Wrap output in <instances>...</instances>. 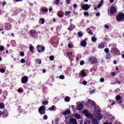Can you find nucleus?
Here are the masks:
<instances>
[{
	"label": "nucleus",
	"mask_w": 124,
	"mask_h": 124,
	"mask_svg": "<svg viewBox=\"0 0 124 124\" xmlns=\"http://www.w3.org/2000/svg\"><path fill=\"white\" fill-rule=\"evenodd\" d=\"M88 102L89 104H91V105L94 108V109H97V112H101V110H100V108H99V106L96 105V104L94 101H92L91 99H88Z\"/></svg>",
	"instance_id": "obj_1"
},
{
	"label": "nucleus",
	"mask_w": 124,
	"mask_h": 124,
	"mask_svg": "<svg viewBox=\"0 0 124 124\" xmlns=\"http://www.w3.org/2000/svg\"><path fill=\"white\" fill-rule=\"evenodd\" d=\"M116 20L117 22H121L124 20V14L123 13H119L116 16Z\"/></svg>",
	"instance_id": "obj_2"
},
{
	"label": "nucleus",
	"mask_w": 124,
	"mask_h": 124,
	"mask_svg": "<svg viewBox=\"0 0 124 124\" xmlns=\"http://www.w3.org/2000/svg\"><path fill=\"white\" fill-rule=\"evenodd\" d=\"M38 112L40 115H44L46 113V106H41L38 109Z\"/></svg>",
	"instance_id": "obj_3"
},
{
	"label": "nucleus",
	"mask_w": 124,
	"mask_h": 124,
	"mask_svg": "<svg viewBox=\"0 0 124 124\" xmlns=\"http://www.w3.org/2000/svg\"><path fill=\"white\" fill-rule=\"evenodd\" d=\"M83 114H85V116L86 117V118H89V119H92V118L93 117V114L89 112L87 109H85L83 111Z\"/></svg>",
	"instance_id": "obj_4"
},
{
	"label": "nucleus",
	"mask_w": 124,
	"mask_h": 124,
	"mask_svg": "<svg viewBox=\"0 0 124 124\" xmlns=\"http://www.w3.org/2000/svg\"><path fill=\"white\" fill-rule=\"evenodd\" d=\"M29 81V77L26 76H24L21 78V83L22 84H27Z\"/></svg>",
	"instance_id": "obj_5"
},
{
	"label": "nucleus",
	"mask_w": 124,
	"mask_h": 124,
	"mask_svg": "<svg viewBox=\"0 0 124 124\" xmlns=\"http://www.w3.org/2000/svg\"><path fill=\"white\" fill-rule=\"evenodd\" d=\"M36 49L38 53H41V52H44L45 51V47L39 45L37 46Z\"/></svg>",
	"instance_id": "obj_6"
},
{
	"label": "nucleus",
	"mask_w": 124,
	"mask_h": 124,
	"mask_svg": "<svg viewBox=\"0 0 124 124\" xmlns=\"http://www.w3.org/2000/svg\"><path fill=\"white\" fill-rule=\"evenodd\" d=\"M95 111H96V114H95L96 117L97 118V120H98L99 121H100V120L102 119V114L100 113V112H97V109H95Z\"/></svg>",
	"instance_id": "obj_7"
},
{
	"label": "nucleus",
	"mask_w": 124,
	"mask_h": 124,
	"mask_svg": "<svg viewBox=\"0 0 124 124\" xmlns=\"http://www.w3.org/2000/svg\"><path fill=\"white\" fill-rule=\"evenodd\" d=\"M116 12H117V9L115 6H112L110 9L109 14H110V15H113Z\"/></svg>",
	"instance_id": "obj_8"
},
{
	"label": "nucleus",
	"mask_w": 124,
	"mask_h": 124,
	"mask_svg": "<svg viewBox=\"0 0 124 124\" xmlns=\"http://www.w3.org/2000/svg\"><path fill=\"white\" fill-rule=\"evenodd\" d=\"M90 62H91V63L94 64L97 63V59L95 57H91L89 59Z\"/></svg>",
	"instance_id": "obj_9"
},
{
	"label": "nucleus",
	"mask_w": 124,
	"mask_h": 124,
	"mask_svg": "<svg viewBox=\"0 0 124 124\" xmlns=\"http://www.w3.org/2000/svg\"><path fill=\"white\" fill-rule=\"evenodd\" d=\"M116 100L118 102V104H122L123 101L122 100V97L120 95H118L115 97Z\"/></svg>",
	"instance_id": "obj_10"
},
{
	"label": "nucleus",
	"mask_w": 124,
	"mask_h": 124,
	"mask_svg": "<svg viewBox=\"0 0 124 124\" xmlns=\"http://www.w3.org/2000/svg\"><path fill=\"white\" fill-rule=\"evenodd\" d=\"M87 40H88V38H85L84 40L81 41L80 43V46L82 47H86L87 46Z\"/></svg>",
	"instance_id": "obj_11"
},
{
	"label": "nucleus",
	"mask_w": 124,
	"mask_h": 124,
	"mask_svg": "<svg viewBox=\"0 0 124 124\" xmlns=\"http://www.w3.org/2000/svg\"><path fill=\"white\" fill-rule=\"evenodd\" d=\"M81 7L82 10H84V11H88V10L90 9V6L88 4H84L82 6H81Z\"/></svg>",
	"instance_id": "obj_12"
},
{
	"label": "nucleus",
	"mask_w": 124,
	"mask_h": 124,
	"mask_svg": "<svg viewBox=\"0 0 124 124\" xmlns=\"http://www.w3.org/2000/svg\"><path fill=\"white\" fill-rule=\"evenodd\" d=\"M30 34H31V36L33 37H36L38 35V32L36 31H31L29 32Z\"/></svg>",
	"instance_id": "obj_13"
},
{
	"label": "nucleus",
	"mask_w": 124,
	"mask_h": 124,
	"mask_svg": "<svg viewBox=\"0 0 124 124\" xmlns=\"http://www.w3.org/2000/svg\"><path fill=\"white\" fill-rule=\"evenodd\" d=\"M105 47V42H102L100 44L98 45V47L99 49H103Z\"/></svg>",
	"instance_id": "obj_14"
},
{
	"label": "nucleus",
	"mask_w": 124,
	"mask_h": 124,
	"mask_svg": "<svg viewBox=\"0 0 124 124\" xmlns=\"http://www.w3.org/2000/svg\"><path fill=\"white\" fill-rule=\"evenodd\" d=\"M83 104L80 103L77 106V110H78V111H80L81 110H82V109H83Z\"/></svg>",
	"instance_id": "obj_15"
},
{
	"label": "nucleus",
	"mask_w": 124,
	"mask_h": 124,
	"mask_svg": "<svg viewBox=\"0 0 124 124\" xmlns=\"http://www.w3.org/2000/svg\"><path fill=\"white\" fill-rule=\"evenodd\" d=\"M69 122L72 124H77V121L75 119H70Z\"/></svg>",
	"instance_id": "obj_16"
},
{
	"label": "nucleus",
	"mask_w": 124,
	"mask_h": 124,
	"mask_svg": "<svg viewBox=\"0 0 124 124\" xmlns=\"http://www.w3.org/2000/svg\"><path fill=\"white\" fill-rule=\"evenodd\" d=\"M70 109H67L66 111L63 112V115H64V116H67V115H70Z\"/></svg>",
	"instance_id": "obj_17"
},
{
	"label": "nucleus",
	"mask_w": 124,
	"mask_h": 124,
	"mask_svg": "<svg viewBox=\"0 0 124 124\" xmlns=\"http://www.w3.org/2000/svg\"><path fill=\"white\" fill-rule=\"evenodd\" d=\"M81 76L82 77H85V76H87V74L86 73V72L84 70H82L80 73Z\"/></svg>",
	"instance_id": "obj_18"
},
{
	"label": "nucleus",
	"mask_w": 124,
	"mask_h": 124,
	"mask_svg": "<svg viewBox=\"0 0 124 124\" xmlns=\"http://www.w3.org/2000/svg\"><path fill=\"white\" fill-rule=\"evenodd\" d=\"M68 57H69V59H72L73 58V54H72V52H67L66 53Z\"/></svg>",
	"instance_id": "obj_19"
},
{
	"label": "nucleus",
	"mask_w": 124,
	"mask_h": 124,
	"mask_svg": "<svg viewBox=\"0 0 124 124\" xmlns=\"http://www.w3.org/2000/svg\"><path fill=\"white\" fill-rule=\"evenodd\" d=\"M109 103H110V106H113L116 103V101L112 99H109Z\"/></svg>",
	"instance_id": "obj_20"
},
{
	"label": "nucleus",
	"mask_w": 124,
	"mask_h": 124,
	"mask_svg": "<svg viewBox=\"0 0 124 124\" xmlns=\"http://www.w3.org/2000/svg\"><path fill=\"white\" fill-rule=\"evenodd\" d=\"M74 29H75V26L71 24L70 27L68 28V30L70 31H72V30H74Z\"/></svg>",
	"instance_id": "obj_21"
},
{
	"label": "nucleus",
	"mask_w": 124,
	"mask_h": 124,
	"mask_svg": "<svg viewBox=\"0 0 124 124\" xmlns=\"http://www.w3.org/2000/svg\"><path fill=\"white\" fill-rule=\"evenodd\" d=\"M92 124H98V121H97V119L95 118H93L92 120Z\"/></svg>",
	"instance_id": "obj_22"
},
{
	"label": "nucleus",
	"mask_w": 124,
	"mask_h": 124,
	"mask_svg": "<svg viewBox=\"0 0 124 124\" xmlns=\"http://www.w3.org/2000/svg\"><path fill=\"white\" fill-rule=\"evenodd\" d=\"M75 118H76V119H81V115H80V114L77 113V114H76L74 116Z\"/></svg>",
	"instance_id": "obj_23"
},
{
	"label": "nucleus",
	"mask_w": 124,
	"mask_h": 124,
	"mask_svg": "<svg viewBox=\"0 0 124 124\" xmlns=\"http://www.w3.org/2000/svg\"><path fill=\"white\" fill-rule=\"evenodd\" d=\"M64 100L65 102H69V101H70V97L68 96H66L64 98Z\"/></svg>",
	"instance_id": "obj_24"
},
{
	"label": "nucleus",
	"mask_w": 124,
	"mask_h": 124,
	"mask_svg": "<svg viewBox=\"0 0 124 124\" xmlns=\"http://www.w3.org/2000/svg\"><path fill=\"white\" fill-rule=\"evenodd\" d=\"M40 22H41V25H43V24H44V23H45V19H44L43 18H41L40 19Z\"/></svg>",
	"instance_id": "obj_25"
},
{
	"label": "nucleus",
	"mask_w": 124,
	"mask_h": 124,
	"mask_svg": "<svg viewBox=\"0 0 124 124\" xmlns=\"http://www.w3.org/2000/svg\"><path fill=\"white\" fill-rule=\"evenodd\" d=\"M4 104L3 103H0V109H4L5 107Z\"/></svg>",
	"instance_id": "obj_26"
},
{
	"label": "nucleus",
	"mask_w": 124,
	"mask_h": 124,
	"mask_svg": "<svg viewBox=\"0 0 124 124\" xmlns=\"http://www.w3.org/2000/svg\"><path fill=\"white\" fill-rule=\"evenodd\" d=\"M94 36H95V35H94V36L92 37V42H96L97 39H96V38L94 37Z\"/></svg>",
	"instance_id": "obj_27"
},
{
	"label": "nucleus",
	"mask_w": 124,
	"mask_h": 124,
	"mask_svg": "<svg viewBox=\"0 0 124 124\" xmlns=\"http://www.w3.org/2000/svg\"><path fill=\"white\" fill-rule=\"evenodd\" d=\"M101 6H102V5L100 4H98V5H97L96 7H95L94 8V10H96V9H97V8H100V7H101Z\"/></svg>",
	"instance_id": "obj_28"
},
{
	"label": "nucleus",
	"mask_w": 124,
	"mask_h": 124,
	"mask_svg": "<svg viewBox=\"0 0 124 124\" xmlns=\"http://www.w3.org/2000/svg\"><path fill=\"white\" fill-rule=\"evenodd\" d=\"M55 108H56V106H52L51 108H48V110H49V111H53V110H55Z\"/></svg>",
	"instance_id": "obj_29"
},
{
	"label": "nucleus",
	"mask_w": 124,
	"mask_h": 124,
	"mask_svg": "<svg viewBox=\"0 0 124 124\" xmlns=\"http://www.w3.org/2000/svg\"><path fill=\"white\" fill-rule=\"evenodd\" d=\"M42 12H44V13L48 12V9H47V8L42 9Z\"/></svg>",
	"instance_id": "obj_30"
},
{
	"label": "nucleus",
	"mask_w": 124,
	"mask_h": 124,
	"mask_svg": "<svg viewBox=\"0 0 124 124\" xmlns=\"http://www.w3.org/2000/svg\"><path fill=\"white\" fill-rule=\"evenodd\" d=\"M41 62H42V61H41V59H37V63H38V64H41Z\"/></svg>",
	"instance_id": "obj_31"
},
{
	"label": "nucleus",
	"mask_w": 124,
	"mask_h": 124,
	"mask_svg": "<svg viewBox=\"0 0 124 124\" xmlns=\"http://www.w3.org/2000/svg\"><path fill=\"white\" fill-rule=\"evenodd\" d=\"M29 50L30 51V52H33V46H32V45H31L30 47H29Z\"/></svg>",
	"instance_id": "obj_32"
},
{
	"label": "nucleus",
	"mask_w": 124,
	"mask_h": 124,
	"mask_svg": "<svg viewBox=\"0 0 124 124\" xmlns=\"http://www.w3.org/2000/svg\"><path fill=\"white\" fill-rule=\"evenodd\" d=\"M96 70H97V68L93 67L90 69V72H93V71H96Z\"/></svg>",
	"instance_id": "obj_33"
},
{
	"label": "nucleus",
	"mask_w": 124,
	"mask_h": 124,
	"mask_svg": "<svg viewBox=\"0 0 124 124\" xmlns=\"http://www.w3.org/2000/svg\"><path fill=\"white\" fill-rule=\"evenodd\" d=\"M106 59L108 60H110L111 59V55L110 54L108 53L106 55Z\"/></svg>",
	"instance_id": "obj_34"
},
{
	"label": "nucleus",
	"mask_w": 124,
	"mask_h": 124,
	"mask_svg": "<svg viewBox=\"0 0 124 124\" xmlns=\"http://www.w3.org/2000/svg\"><path fill=\"white\" fill-rule=\"evenodd\" d=\"M42 105H48V100L44 101L42 102Z\"/></svg>",
	"instance_id": "obj_35"
},
{
	"label": "nucleus",
	"mask_w": 124,
	"mask_h": 124,
	"mask_svg": "<svg viewBox=\"0 0 124 124\" xmlns=\"http://www.w3.org/2000/svg\"><path fill=\"white\" fill-rule=\"evenodd\" d=\"M49 60L50 61H54V60H55V57H54V56H53V55H51L49 57Z\"/></svg>",
	"instance_id": "obj_36"
},
{
	"label": "nucleus",
	"mask_w": 124,
	"mask_h": 124,
	"mask_svg": "<svg viewBox=\"0 0 124 124\" xmlns=\"http://www.w3.org/2000/svg\"><path fill=\"white\" fill-rule=\"evenodd\" d=\"M4 50V46H0V51L2 52Z\"/></svg>",
	"instance_id": "obj_37"
},
{
	"label": "nucleus",
	"mask_w": 124,
	"mask_h": 124,
	"mask_svg": "<svg viewBox=\"0 0 124 124\" xmlns=\"http://www.w3.org/2000/svg\"><path fill=\"white\" fill-rule=\"evenodd\" d=\"M84 16H86V17H88V16H89V15H90V14H89V12H84Z\"/></svg>",
	"instance_id": "obj_38"
},
{
	"label": "nucleus",
	"mask_w": 124,
	"mask_h": 124,
	"mask_svg": "<svg viewBox=\"0 0 124 124\" xmlns=\"http://www.w3.org/2000/svg\"><path fill=\"white\" fill-rule=\"evenodd\" d=\"M55 3L56 4V5H59V4H60V0H56Z\"/></svg>",
	"instance_id": "obj_39"
},
{
	"label": "nucleus",
	"mask_w": 124,
	"mask_h": 124,
	"mask_svg": "<svg viewBox=\"0 0 124 124\" xmlns=\"http://www.w3.org/2000/svg\"><path fill=\"white\" fill-rule=\"evenodd\" d=\"M104 51L105 52V53H106L107 54H108V53H109V48H106L104 49Z\"/></svg>",
	"instance_id": "obj_40"
},
{
	"label": "nucleus",
	"mask_w": 124,
	"mask_h": 124,
	"mask_svg": "<svg viewBox=\"0 0 124 124\" xmlns=\"http://www.w3.org/2000/svg\"><path fill=\"white\" fill-rule=\"evenodd\" d=\"M70 13H71V11H66L65 12V15H66V16H67V15L70 14Z\"/></svg>",
	"instance_id": "obj_41"
},
{
	"label": "nucleus",
	"mask_w": 124,
	"mask_h": 124,
	"mask_svg": "<svg viewBox=\"0 0 124 124\" xmlns=\"http://www.w3.org/2000/svg\"><path fill=\"white\" fill-rule=\"evenodd\" d=\"M78 35L79 37H82V36H83V33H82L81 32H78Z\"/></svg>",
	"instance_id": "obj_42"
},
{
	"label": "nucleus",
	"mask_w": 124,
	"mask_h": 124,
	"mask_svg": "<svg viewBox=\"0 0 124 124\" xmlns=\"http://www.w3.org/2000/svg\"><path fill=\"white\" fill-rule=\"evenodd\" d=\"M57 16L58 17H60V18H62V17H63V15L62 14H57Z\"/></svg>",
	"instance_id": "obj_43"
},
{
	"label": "nucleus",
	"mask_w": 124,
	"mask_h": 124,
	"mask_svg": "<svg viewBox=\"0 0 124 124\" xmlns=\"http://www.w3.org/2000/svg\"><path fill=\"white\" fill-rule=\"evenodd\" d=\"M68 47L70 48H73V45H72V44H69L68 45Z\"/></svg>",
	"instance_id": "obj_44"
},
{
	"label": "nucleus",
	"mask_w": 124,
	"mask_h": 124,
	"mask_svg": "<svg viewBox=\"0 0 124 124\" xmlns=\"http://www.w3.org/2000/svg\"><path fill=\"white\" fill-rule=\"evenodd\" d=\"M0 72H1V73H4V72H5V69H0Z\"/></svg>",
	"instance_id": "obj_45"
},
{
	"label": "nucleus",
	"mask_w": 124,
	"mask_h": 124,
	"mask_svg": "<svg viewBox=\"0 0 124 124\" xmlns=\"http://www.w3.org/2000/svg\"><path fill=\"white\" fill-rule=\"evenodd\" d=\"M22 91H23V88H19L17 90L18 93H22Z\"/></svg>",
	"instance_id": "obj_46"
},
{
	"label": "nucleus",
	"mask_w": 124,
	"mask_h": 124,
	"mask_svg": "<svg viewBox=\"0 0 124 124\" xmlns=\"http://www.w3.org/2000/svg\"><path fill=\"white\" fill-rule=\"evenodd\" d=\"M104 81H105V79H104V78H101L100 79V82H101V83H103Z\"/></svg>",
	"instance_id": "obj_47"
},
{
	"label": "nucleus",
	"mask_w": 124,
	"mask_h": 124,
	"mask_svg": "<svg viewBox=\"0 0 124 124\" xmlns=\"http://www.w3.org/2000/svg\"><path fill=\"white\" fill-rule=\"evenodd\" d=\"M20 62H21V63H25V62H26V61L25 60V59H22L20 61Z\"/></svg>",
	"instance_id": "obj_48"
},
{
	"label": "nucleus",
	"mask_w": 124,
	"mask_h": 124,
	"mask_svg": "<svg viewBox=\"0 0 124 124\" xmlns=\"http://www.w3.org/2000/svg\"><path fill=\"white\" fill-rule=\"evenodd\" d=\"M59 78H60V79H64V76H63V75H61V76L59 77Z\"/></svg>",
	"instance_id": "obj_49"
},
{
	"label": "nucleus",
	"mask_w": 124,
	"mask_h": 124,
	"mask_svg": "<svg viewBox=\"0 0 124 124\" xmlns=\"http://www.w3.org/2000/svg\"><path fill=\"white\" fill-rule=\"evenodd\" d=\"M20 55L21 57H24V56H25V53H24V52H21L20 53Z\"/></svg>",
	"instance_id": "obj_50"
},
{
	"label": "nucleus",
	"mask_w": 124,
	"mask_h": 124,
	"mask_svg": "<svg viewBox=\"0 0 124 124\" xmlns=\"http://www.w3.org/2000/svg\"><path fill=\"white\" fill-rule=\"evenodd\" d=\"M67 4H70V3L71 2V0H66Z\"/></svg>",
	"instance_id": "obj_51"
},
{
	"label": "nucleus",
	"mask_w": 124,
	"mask_h": 124,
	"mask_svg": "<svg viewBox=\"0 0 124 124\" xmlns=\"http://www.w3.org/2000/svg\"><path fill=\"white\" fill-rule=\"evenodd\" d=\"M85 63V62L84 61H81L80 62V65H83Z\"/></svg>",
	"instance_id": "obj_52"
},
{
	"label": "nucleus",
	"mask_w": 124,
	"mask_h": 124,
	"mask_svg": "<svg viewBox=\"0 0 124 124\" xmlns=\"http://www.w3.org/2000/svg\"><path fill=\"white\" fill-rule=\"evenodd\" d=\"M95 92V89H93L90 91L91 93H94Z\"/></svg>",
	"instance_id": "obj_53"
},
{
	"label": "nucleus",
	"mask_w": 124,
	"mask_h": 124,
	"mask_svg": "<svg viewBox=\"0 0 124 124\" xmlns=\"http://www.w3.org/2000/svg\"><path fill=\"white\" fill-rule=\"evenodd\" d=\"M43 119H44V120H47V119H48V116H47V115H45L44 116Z\"/></svg>",
	"instance_id": "obj_54"
},
{
	"label": "nucleus",
	"mask_w": 124,
	"mask_h": 124,
	"mask_svg": "<svg viewBox=\"0 0 124 124\" xmlns=\"http://www.w3.org/2000/svg\"><path fill=\"white\" fill-rule=\"evenodd\" d=\"M112 76H116V73L115 72H111Z\"/></svg>",
	"instance_id": "obj_55"
},
{
	"label": "nucleus",
	"mask_w": 124,
	"mask_h": 124,
	"mask_svg": "<svg viewBox=\"0 0 124 124\" xmlns=\"http://www.w3.org/2000/svg\"><path fill=\"white\" fill-rule=\"evenodd\" d=\"M6 4H7L6 2L3 1V3H2V6H3V7H4V6L5 5H6Z\"/></svg>",
	"instance_id": "obj_56"
},
{
	"label": "nucleus",
	"mask_w": 124,
	"mask_h": 124,
	"mask_svg": "<svg viewBox=\"0 0 124 124\" xmlns=\"http://www.w3.org/2000/svg\"><path fill=\"white\" fill-rule=\"evenodd\" d=\"M96 17H99V16H100V13H99L98 12L96 13Z\"/></svg>",
	"instance_id": "obj_57"
},
{
	"label": "nucleus",
	"mask_w": 124,
	"mask_h": 124,
	"mask_svg": "<svg viewBox=\"0 0 124 124\" xmlns=\"http://www.w3.org/2000/svg\"><path fill=\"white\" fill-rule=\"evenodd\" d=\"M105 28L108 30V29H109V26H108L107 24H106L105 25Z\"/></svg>",
	"instance_id": "obj_58"
},
{
	"label": "nucleus",
	"mask_w": 124,
	"mask_h": 124,
	"mask_svg": "<svg viewBox=\"0 0 124 124\" xmlns=\"http://www.w3.org/2000/svg\"><path fill=\"white\" fill-rule=\"evenodd\" d=\"M82 84L83 85H87V84H88V82H87V81L84 80V81H83Z\"/></svg>",
	"instance_id": "obj_59"
},
{
	"label": "nucleus",
	"mask_w": 124,
	"mask_h": 124,
	"mask_svg": "<svg viewBox=\"0 0 124 124\" xmlns=\"http://www.w3.org/2000/svg\"><path fill=\"white\" fill-rule=\"evenodd\" d=\"M77 7H78L77 4H74L73 5V7H74V8H77Z\"/></svg>",
	"instance_id": "obj_60"
},
{
	"label": "nucleus",
	"mask_w": 124,
	"mask_h": 124,
	"mask_svg": "<svg viewBox=\"0 0 124 124\" xmlns=\"http://www.w3.org/2000/svg\"><path fill=\"white\" fill-rule=\"evenodd\" d=\"M49 11L50 13H51V12H52V11H53V8H52V7H50L49 9Z\"/></svg>",
	"instance_id": "obj_61"
},
{
	"label": "nucleus",
	"mask_w": 124,
	"mask_h": 124,
	"mask_svg": "<svg viewBox=\"0 0 124 124\" xmlns=\"http://www.w3.org/2000/svg\"><path fill=\"white\" fill-rule=\"evenodd\" d=\"M3 114H4V112H1V110H0V117L1 116H2V115H3Z\"/></svg>",
	"instance_id": "obj_62"
},
{
	"label": "nucleus",
	"mask_w": 124,
	"mask_h": 124,
	"mask_svg": "<svg viewBox=\"0 0 124 124\" xmlns=\"http://www.w3.org/2000/svg\"><path fill=\"white\" fill-rule=\"evenodd\" d=\"M87 31H93L92 30V29L91 28H88L87 30Z\"/></svg>",
	"instance_id": "obj_63"
},
{
	"label": "nucleus",
	"mask_w": 124,
	"mask_h": 124,
	"mask_svg": "<svg viewBox=\"0 0 124 124\" xmlns=\"http://www.w3.org/2000/svg\"><path fill=\"white\" fill-rule=\"evenodd\" d=\"M103 2H104L103 0H101L99 4L102 5V4H103Z\"/></svg>",
	"instance_id": "obj_64"
}]
</instances>
